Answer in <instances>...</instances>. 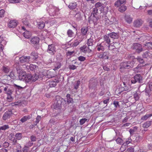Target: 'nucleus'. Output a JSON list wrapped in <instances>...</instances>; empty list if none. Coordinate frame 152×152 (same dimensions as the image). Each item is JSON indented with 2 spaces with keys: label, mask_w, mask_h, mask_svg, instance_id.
Returning a JSON list of instances; mask_svg holds the SVG:
<instances>
[{
  "label": "nucleus",
  "mask_w": 152,
  "mask_h": 152,
  "mask_svg": "<svg viewBox=\"0 0 152 152\" xmlns=\"http://www.w3.org/2000/svg\"><path fill=\"white\" fill-rule=\"evenodd\" d=\"M66 106V100L59 96H57L55 103L52 108L56 110L61 109L63 107H65Z\"/></svg>",
  "instance_id": "nucleus-1"
},
{
  "label": "nucleus",
  "mask_w": 152,
  "mask_h": 152,
  "mask_svg": "<svg viewBox=\"0 0 152 152\" xmlns=\"http://www.w3.org/2000/svg\"><path fill=\"white\" fill-rule=\"evenodd\" d=\"M134 64V62L131 61L121 62L120 65V71L122 72H124L125 69L133 68Z\"/></svg>",
  "instance_id": "nucleus-2"
},
{
  "label": "nucleus",
  "mask_w": 152,
  "mask_h": 152,
  "mask_svg": "<svg viewBox=\"0 0 152 152\" xmlns=\"http://www.w3.org/2000/svg\"><path fill=\"white\" fill-rule=\"evenodd\" d=\"M132 48L138 53H140L143 51L142 45L138 43H134L132 45Z\"/></svg>",
  "instance_id": "nucleus-3"
},
{
  "label": "nucleus",
  "mask_w": 152,
  "mask_h": 152,
  "mask_svg": "<svg viewBox=\"0 0 152 152\" xmlns=\"http://www.w3.org/2000/svg\"><path fill=\"white\" fill-rule=\"evenodd\" d=\"M121 86V87L116 89L115 91V93L118 95L120 94L123 91H127L128 89V88L126 86V84L125 82H123Z\"/></svg>",
  "instance_id": "nucleus-4"
},
{
  "label": "nucleus",
  "mask_w": 152,
  "mask_h": 152,
  "mask_svg": "<svg viewBox=\"0 0 152 152\" xmlns=\"http://www.w3.org/2000/svg\"><path fill=\"white\" fill-rule=\"evenodd\" d=\"M1 88H3L4 91L5 92V93L8 95H11L13 91V90L12 88H11L10 86L9 85L7 86H1Z\"/></svg>",
  "instance_id": "nucleus-5"
},
{
  "label": "nucleus",
  "mask_w": 152,
  "mask_h": 152,
  "mask_svg": "<svg viewBox=\"0 0 152 152\" xmlns=\"http://www.w3.org/2000/svg\"><path fill=\"white\" fill-rule=\"evenodd\" d=\"M142 78L140 74H137L134 76L131 81L132 83H135L137 82L139 83L142 82Z\"/></svg>",
  "instance_id": "nucleus-6"
},
{
  "label": "nucleus",
  "mask_w": 152,
  "mask_h": 152,
  "mask_svg": "<svg viewBox=\"0 0 152 152\" xmlns=\"http://www.w3.org/2000/svg\"><path fill=\"white\" fill-rule=\"evenodd\" d=\"M88 27H83L81 29V34H80L81 37L80 38L83 37V39L86 37L88 31Z\"/></svg>",
  "instance_id": "nucleus-7"
},
{
  "label": "nucleus",
  "mask_w": 152,
  "mask_h": 152,
  "mask_svg": "<svg viewBox=\"0 0 152 152\" xmlns=\"http://www.w3.org/2000/svg\"><path fill=\"white\" fill-rule=\"evenodd\" d=\"M47 52L51 55L54 54L56 51L54 45L53 44L49 45Z\"/></svg>",
  "instance_id": "nucleus-8"
},
{
  "label": "nucleus",
  "mask_w": 152,
  "mask_h": 152,
  "mask_svg": "<svg viewBox=\"0 0 152 152\" xmlns=\"http://www.w3.org/2000/svg\"><path fill=\"white\" fill-rule=\"evenodd\" d=\"M105 47L104 42H102L100 43H98L97 44L96 48L98 51H104Z\"/></svg>",
  "instance_id": "nucleus-9"
},
{
  "label": "nucleus",
  "mask_w": 152,
  "mask_h": 152,
  "mask_svg": "<svg viewBox=\"0 0 152 152\" xmlns=\"http://www.w3.org/2000/svg\"><path fill=\"white\" fill-rule=\"evenodd\" d=\"M13 114L11 110L7 111L3 115L2 118L3 120L5 121L7 119L9 118Z\"/></svg>",
  "instance_id": "nucleus-10"
},
{
  "label": "nucleus",
  "mask_w": 152,
  "mask_h": 152,
  "mask_svg": "<svg viewBox=\"0 0 152 152\" xmlns=\"http://www.w3.org/2000/svg\"><path fill=\"white\" fill-rule=\"evenodd\" d=\"M30 57L29 56H22L19 58V61L21 63H23L25 62L28 63L29 61V59Z\"/></svg>",
  "instance_id": "nucleus-11"
},
{
  "label": "nucleus",
  "mask_w": 152,
  "mask_h": 152,
  "mask_svg": "<svg viewBox=\"0 0 152 152\" xmlns=\"http://www.w3.org/2000/svg\"><path fill=\"white\" fill-rule=\"evenodd\" d=\"M83 39V37H82V38H80L78 37L77 39L75 40L74 42H73L71 44V45L73 47H76L79 44L80 42H81Z\"/></svg>",
  "instance_id": "nucleus-12"
},
{
  "label": "nucleus",
  "mask_w": 152,
  "mask_h": 152,
  "mask_svg": "<svg viewBox=\"0 0 152 152\" xmlns=\"http://www.w3.org/2000/svg\"><path fill=\"white\" fill-rule=\"evenodd\" d=\"M18 23L15 20H11L8 23V26L10 28H14L17 25Z\"/></svg>",
  "instance_id": "nucleus-13"
},
{
  "label": "nucleus",
  "mask_w": 152,
  "mask_h": 152,
  "mask_svg": "<svg viewBox=\"0 0 152 152\" xmlns=\"http://www.w3.org/2000/svg\"><path fill=\"white\" fill-rule=\"evenodd\" d=\"M80 49L81 52L85 53H90L91 52V49L86 45H84L83 47H81Z\"/></svg>",
  "instance_id": "nucleus-14"
},
{
  "label": "nucleus",
  "mask_w": 152,
  "mask_h": 152,
  "mask_svg": "<svg viewBox=\"0 0 152 152\" xmlns=\"http://www.w3.org/2000/svg\"><path fill=\"white\" fill-rule=\"evenodd\" d=\"M143 23L142 21L140 20H137L134 22V26L135 27H139L142 25Z\"/></svg>",
  "instance_id": "nucleus-15"
},
{
  "label": "nucleus",
  "mask_w": 152,
  "mask_h": 152,
  "mask_svg": "<svg viewBox=\"0 0 152 152\" xmlns=\"http://www.w3.org/2000/svg\"><path fill=\"white\" fill-rule=\"evenodd\" d=\"M97 81L96 80H91L90 81L89 87L90 88H93L97 85Z\"/></svg>",
  "instance_id": "nucleus-16"
},
{
  "label": "nucleus",
  "mask_w": 152,
  "mask_h": 152,
  "mask_svg": "<svg viewBox=\"0 0 152 152\" xmlns=\"http://www.w3.org/2000/svg\"><path fill=\"white\" fill-rule=\"evenodd\" d=\"M126 0H117L114 3L115 6L117 7H119L121 4H125Z\"/></svg>",
  "instance_id": "nucleus-17"
},
{
  "label": "nucleus",
  "mask_w": 152,
  "mask_h": 152,
  "mask_svg": "<svg viewBox=\"0 0 152 152\" xmlns=\"http://www.w3.org/2000/svg\"><path fill=\"white\" fill-rule=\"evenodd\" d=\"M98 56L100 58L104 59H108L109 57L107 56V53L104 52L101 53H98Z\"/></svg>",
  "instance_id": "nucleus-18"
},
{
  "label": "nucleus",
  "mask_w": 152,
  "mask_h": 152,
  "mask_svg": "<svg viewBox=\"0 0 152 152\" xmlns=\"http://www.w3.org/2000/svg\"><path fill=\"white\" fill-rule=\"evenodd\" d=\"M108 35L110 38L114 39H118L119 37L118 33L115 32H112L108 34Z\"/></svg>",
  "instance_id": "nucleus-19"
},
{
  "label": "nucleus",
  "mask_w": 152,
  "mask_h": 152,
  "mask_svg": "<svg viewBox=\"0 0 152 152\" xmlns=\"http://www.w3.org/2000/svg\"><path fill=\"white\" fill-rule=\"evenodd\" d=\"M39 41V39L37 37H33L30 40L31 43L32 44L35 45L38 44Z\"/></svg>",
  "instance_id": "nucleus-20"
},
{
  "label": "nucleus",
  "mask_w": 152,
  "mask_h": 152,
  "mask_svg": "<svg viewBox=\"0 0 152 152\" xmlns=\"http://www.w3.org/2000/svg\"><path fill=\"white\" fill-rule=\"evenodd\" d=\"M26 77V73L25 72H20L19 75V79L20 80H25Z\"/></svg>",
  "instance_id": "nucleus-21"
},
{
  "label": "nucleus",
  "mask_w": 152,
  "mask_h": 152,
  "mask_svg": "<svg viewBox=\"0 0 152 152\" xmlns=\"http://www.w3.org/2000/svg\"><path fill=\"white\" fill-rule=\"evenodd\" d=\"M31 118V115H28L24 116L20 120L21 122L22 123H24L27 120L30 119Z\"/></svg>",
  "instance_id": "nucleus-22"
},
{
  "label": "nucleus",
  "mask_w": 152,
  "mask_h": 152,
  "mask_svg": "<svg viewBox=\"0 0 152 152\" xmlns=\"http://www.w3.org/2000/svg\"><path fill=\"white\" fill-rule=\"evenodd\" d=\"M124 18L126 21L128 23H131L132 21L133 18L130 15H126L125 16Z\"/></svg>",
  "instance_id": "nucleus-23"
},
{
  "label": "nucleus",
  "mask_w": 152,
  "mask_h": 152,
  "mask_svg": "<svg viewBox=\"0 0 152 152\" xmlns=\"http://www.w3.org/2000/svg\"><path fill=\"white\" fill-rule=\"evenodd\" d=\"M99 14L97 8L96 7H94L93 8L92 12H91V16H98Z\"/></svg>",
  "instance_id": "nucleus-24"
},
{
  "label": "nucleus",
  "mask_w": 152,
  "mask_h": 152,
  "mask_svg": "<svg viewBox=\"0 0 152 152\" xmlns=\"http://www.w3.org/2000/svg\"><path fill=\"white\" fill-rule=\"evenodd\" d=\"M77 7V4L75 2L70 3L68 6L69 8L72 10L75 9Z\"/></svg>",
  "instance_id": "nucleus-25"
},
{
  "label": "nucleus",
  "mask_w": 152,
  "mask_h": 152,
  "mask_svg": "<svg viewBox=\"0 0 152 152\" xmlns=\"http://www.w3.org/2000/svg\"><path fill=\"white\" fill-rule=\"evenodd\" d=\"M110 36H109L108 34L107 35H105L103 37V39L104 41L106 42V43L108 44H110Z\"/></svg>",
  "instance_id": "nucleus-26"
},
{
  "label": "nucleus",
  "mask_w": 152,
  "mask_h": 152,
  "mask_svg": "<svg viewBox=\"0 0 152 152\" xmlns=\"http://www.w3.org/2000/svg\"><path fill=\"white\" fill-rule=\"evenodd\" d=\"M45 26V23L43 21H41L37 23V26L40 29H43Z\"/></svg>",
  "instance_id": "nucleus-27"
},
{
  "label": "nucleus",
  "mask_w": 152,
  "mask_h": 152,
  "mask_svg": "<svg viewBox=\"0 0 152 152\" xmlns=\"http://www.w3.org/2000/svg\"><path fill=\"white\" fill-rule=\"evenodd\" d=\"M23 35L25 38L28 39L31 36V33L28 31H26L23 33Z\"/></svg>",
  "instance_id": "nucleus-28"
},
{
  "label": "nucleus",
  "mask_w": 152,
  "mask_h": 152,
  "mask_svg": "<svg viewBox=\"0 0 152 152\" xmlns=\"http://www.w3.org/2000/svg\"><path fill=\"white\" fill-rule=\"evenodd\" d=\"M54 71L53 69L50 70L48 71V75L50 76V77H52L56 76V75L54 73L55 72Z\"/></svg>",
  "instance_id": "nucleus-29"
},
{
  "label": "nucleus",
  "mask_w": 152,
  "mask_h": 152,
  "mask_svg": "<svg viewBox=\"0 0 152 152\" xmlns=\"http://www.w3.org/2000/svg\"><path fill=\"white\" fill-rule=\"evenodd\" d=\"M10 67L7 66H3L2 68V71L5 73H8L10 71Z\"/></svg>",
  "instance_id": "nucleus-30"
},
{
  "label": "nucleus",
  "mask_w": 152,
  "mask_h": 152,
  "mask_svg": "<svg viewBox=\"0 0 152 152\" xmlns=\"http://www.w3.org/2000/svg\"><path fill=\"white\" fill-rule=\"evenodd\" d=\"M151 116H152V113L151 114H146L142 116L141 118V119L143 121H146Z\"/></svg>",
  "instance_id": "nucleus-31"
},
{
  "label": "nucleus",
  "mask_w": 152,
  "mask_h": 152,
  "mask_svg": "<svg viewBox=\"0 0 152 152\" xmlns=\"http://www.w3.org/2000/svg\"><path fill=\"white\" fill-rule=\"evenodd\" d=\"M94 40L93 39L90 38L88 39L87 42V45L88 46H92L93 45Z\"/></svg>",
  "instance_id": "nucleus-32"
},
{
  "label": "nucleus",
  "mask_w": 152,
  "mask_h": 152,
  "mask_svg": "<svg viewBox=\"0 0 152 152\" xmlns=\"http://www.w3.org/2000/svg\"><path fill=\"white\" fill-rule=\"evenodd\" d=\"M126 9V7L124 5H123L119 7L118 10L121 12H123L125 11Z\"/></svg>",
  "instance_id": "nucleus-33"
},
{
  "label": "nucleus",
  "mask_w": 152,
  "mask_h": 152,
  "mask_svg": "<svg viewBox=\"0 0 152 152\" xmlns=\"http://www.w3.org/2000/svg\"><path fill=\"white\" fill-rule=\"evenodd\" d=\"M93 17L91 20L93 21L94 24H96L99 18L97 16H93Z\"/></svg>",
  "instance_id": "nucleus-34"
},
{
  "label": "nucleus",
  "mask_w": 152,
  "mask_h": 152,
  "mask_svg": "<svg viewBox=\"0 0 152 152\" xmlns=\"http://www.w3.org/2000/svg\"><path fill=\"white\" fill-rule=\"evenodd\" d=\"M152 121H146L143 124V126L144 127L148 128L149 127L151 124Z\"/></svg>",
  "instance_id": "nucleus-35"
},
{
  "label": "nucleus",
  "mask_w": 152,
  "mask_h": 152,
  "mask_svg": "<svg viewBox=\"0 0 152 152\" xmlns=\"http://www.w3.org/2000/svg\"><path fill=\"white\" fill-rule=\"evenodd\" d=\"M22 134L20 133H16L15 135L16 139L18 140H20L22 138Z\"/></svg>",
  "instance_id": "nucleus-36"
},
{
  "label": "nucleus",
  "mask_w": 152,
  "mask_h": 152,
  "mask_svg": "<svg viewBox=\"0 0 152 152\" xmlns=\"http://www.w3.org/2000/svg\"><path fill=\"white\" fill-rule=\"evenodd\" d=\"M32 77V75L30 74H28L27 75H26V78L25 80L26 82H29L31 81V78Z\"/></svg>",
  "instance_id": "nucleus-37"
},
{
  "label": "nucleus",
  "mask_w": 152,
  "mask_h": 152,
  "mask_svg": "<svg viewBox=\"0 0 152 152\" xmlns=\"http://www.w3.org/2000/svg\"><path fill=\"white\" fill-rule=\"evenodd\" d=\"M16 139L14 138L12 140V145H17L18 146H19V147H20V148H21V146L20 145L17 143V140Z\"/></svg>",
  "instance_id": "nucleus-38"
},
{
  "label": "nucleus",
  "mask_w": 152,
  "mask_h": 152,
  "mask_svg": "<svg viewBox=\"0 0 152 152\" xmlns=\"http://www.w3.org/2000/svg\"><path fill=\"white\" fill-rule=\"evenodd\" d=\"M9 128V126L5 124L2 126L0 127V132L1 130H4L7 129Z\"/></svg>",
  "instance_id": "nucleus-39"
},
{
  "label": "nucleus",
  "mask_w": 152,
  "mask_h": 152,
  "mask_svg": "<svg viewBox=\"0 0 152 152\" xmlns=\"http://www.w3.org/2000/svg\"><path fill=\"white\" fill-rule=\"evenodd\" d=\"M22 22L23 24L26 26L28 27H30L31 25L28 22V20L26 19H23Z\"/></svg>",
  "instance_id": "nucleus-40"
},
{
  "label": "nucleus",
  "mask_w": 152,
  "mask_h": 152,
  "mask_svg": "<svg viewBox=\"0 0 152 152\" xmlns=\"http://www.w3.org/2000/svg\"><path fill=\"white\" fill-rule=\"evenodd\" d=\"M74 34V32L70 29L69 30L67 31V34L69 37H72Z\"/></svg>",
  "instance_id": "nucleus-41"
},
{
  "label": "nucleus",
  "mask_w": 152,
  "mask_h": 152,
  "mask_svg": "<svg viewBox=\"0 0 152 152\" xmlns=\"http://www.w3.org/2000/svg\"><path fill=\"white\" fill-rule=\"evenodd\" d=\"M38 76L37 75H32L31 81L35 82L38 79Z\"/></svg>",
  "instance_id": "nucleus-42"
},
{
  "label": "nucleus",
  "mask_w": 152,
  "mask_h": 152,
  "mask_svg": "<svg viewBox=\"0 0 152 152\" xmlns=\"http://www.w3.org/2000/svg\"><path fill=\"white\" fill-rule=\"evenodd\" d=\"M140 96V94H138L137 92H136L134 94V98L136 101L138 100L139 99Z\"/></svg>",
  "instance_id": "nucleus-43"
},
{
  "label": "nucleus",
  "mask_w": 152,
  "mask_h": 152,
  "mask_svg": "<svg viewBox=\"0 0 152 152\" xmlns=\"http://www.w3.org/2000/svg\"><path fill=\"white\" fill-rule=\"evenodd\" d=\"M31 55L33 56V59H36L38 58V54L35 52H32L31 53Z\"/></svg>",
  "instance_id": "nucleus-44"
},
{
  "label": "nucleus",
  "mask_w": 152,
  "mask_h": 152,
  "mask_svg": "<svg viewBox=\"0 0 152 152\" xmlns=\"http://www.w3.org/2000/svg\"><path fill=\"white\" fill-rule=\"evenodd\" d=\"M145 46H147V48L149 49H152V43L150 42H147L145 45Z\"/></svg>",
  "instance_id": "nucleus-45"
},
{
  "label": "nucleus",
  "mask_w": 152,
  "mask_h": 152,
  "mask_svg": "<svg viewBox=\"0 0 152 152\" xmlns=\"http://www.w3.org/2000/svg\"><path fill=\"white\" fill-rule=\"evenodd\" d=\"M80 83V82L79 80H77L76 82V83L74 85V88L77 89L79 87V86Z\"/></svg>",
  "instance_id": "nucleus-46"
},
{
  "label": "nucleus",
  "mask_w": 152,
  "mask_h": 152,
  "mask_svg": "<svg viewBox=\"0 0 152 152\" xmlns=\"http://www.w3.org/2000/svg\"><path fill=\"white\" fill-rule=\"evenodd\" d=\"M33 144V143L31 141H29L28 142H27L26 145H25L26 146L27 148H29L31 147Z\"/></svg>",
  "instance_id": "nucleus-47"
},
{
  "label": "nucleus",
  "mask_w": 152,
  "mask_h": 152,
  "mask_svg": "<svg viewBox=\"0 0 152 152\" xmlns=\"http://www.w3.org/2000/svg\"><path fill=\"white\" fill-rule=\"evenodd\" d=\"M137 60L139 61L140 64H143L144 63V61L143 59L141 57H138L135 58Z\"/></svg>",
  "instance_id": "nucleus-48"
},
{
  "label": "nucleus",
  "mask_w": 152,
  "mask_h": 152,
  "mask_svg": "<svg viewBox=\"0 0 152 152\" xmlns=\"http://www.w3.org/2000/svg\"><path fill=\"white\" fill-rule=\"evenodd\" d=\"M61 64L59 63L56 64L55 65L54 68L53 69L54 71L57 70L61 67Z\"/></svg>",
  "instance_id": "nucleus-49"
},
{
  "label": "nucleus",
  "mask_w": 152,
  "mask_h": 152,
  "mask_svg": "<svg viewBox=\"0 0 152 152\" xmlns=\"http://www.w3.org/2000/svg\"><path fill=\"white\" fill-rule=\"evenodd\" d=\"M116 141L117 143L121 144L123 143V141L121 138H118L116 140Z\"/></svg>",
  "instance_id": "nucleus-50"
},
{
  "label": "nucleus",
  "mask_w": 152,
  "mask_h": 152,
  "mask_svg": "<svg viewBox=\"0 0 152 152\" xmlns=\"http://www.w3.org/2000/svg\"><path fill=\"white\" fill-rule=\"evenodd\" d=\"M87 120L88 119L86 118H83L81 119L80 121V124H83L86 121H87Z\"/></svg>",
  "instance_id": "nucleus-51"
},
{
  "label": "nucleus",
  "mask_w": 152,
  "mask_h": 152,
  "mask_svg": "<svg viewBox=\"0 0 152 152\" xmlns=\"http://www.w3.org/2000/svg\"><path fill=\"white\" fill-rule=\"evenodd\" d=\"M113 104L114 105L115 108H117L118 107H119V102L114 100L113 101Z\"/></svg>",
  "instance_id": "nucleus-52"
},
{
  "label": "nucleus",
  "mask_w": 152,
  "mask_h": 152,
  "mask_svg": "<svg viewBox=\"0 0 152 152\" xmlns=\"http://www.w3.org/2000/svg\"><path fill=\"white\" fill-rule=\"evenodd\" d=\"M102 4L100 2H97L95 4V7H96V8H99V7H102Z\"/></svg>",
  "instance_id": "nucleus-53"
},
{
  "label": "nucleus",
  "mask_w": 152,
  "mask_h": 152,
  "mask_svg": "<svg viewBox=\"0 0 152 152\" xmlns=\"http://www.w3.org/2000/svg\"><path fill=\"white\" fill-rule=\"evenodd\" d=\"M30 141H31L32 142H35L36 140V137L35 136L32 135L30 137Z\"/></svg>",
  "instance_id": "nucleus-54"
},
{
  "label": "nucleus",
  "mask_w": 152,
  "mask_h": 152,
  "mask_svg": "<svg viewBox=\"0 0 152 152\" xmlns=\"http://www.w3.org/2000/svg\"><path fill=\"white\" fill-rule=\"evenodd\" d=\"M108 49L109 50H112L114 49L115 48V46L111 45L110 44H108Z\"/></svg>",
  "instance_id": "nucleus-55"
},
{
  "label": "nucleus",
  "mask_w": 152,
  "mask_h": 152,
  "mask_svg": "<svg viewBox=\"0 0 152 152\" xmlns=\"http://www.w3.org/2000/svg\"><path fill=\"white\" fill-rule=\"evenodd\" d=\"M20 0H8V1L11 3H19Z\"/></svg>",
  "instance_id": "nucleus-56"
},
{
  "label": "nucleus",
  "mask_w": 152,
  "mask_h": 152,
  "mask_svg": "<svg viewBox=\"0 0 152 152\" xmlns=\"http://www.w3.org/2000/svg\"><path fill=\"white\" fill-rule=\"evenodd\" d=\"M69 67L70 69L74 70L77 68V66L74 65H70L69 66Z\"/></svg>",
  "instance_id": "nucleus-57"
},
{
  "label": "nucleus",
  "mask_w": 152,
  "mask_h": 152,
  "mask_svg": "<svg viewBox=\"0 0 152 152\" xmlns=\"http://www.w3.org/2000/svg\"><path fill=\"white\" fill-rule=\"evenodd\" d=\"M78 60L81 61H83L86 60V58L83 56H80L78 58Z\"/></svg>",
  "instance_id": "nucleus-58"
},
{
  "label": "nucleus",
  "mask_w": 152,
  "mask_h": 152,
  "mask_svg": "<svg viewBox=\"0 0 152 152\" xmlns=\"http://www.w3.org/2000/svg\"><path fill=\"white\" fill-rule=\"evenodd\" d=\"M5 11L3 10H0V18L4 16Z\"/></svg>",
  "instance_id": "nucleus-59"
},
{
  "label": "nucleus",
  "mask_w": 152,
  "mask_h": 152,
  "mask_svg": "<svg viewBox=\"0 0 152 152\" xmlns=\"http://www.w3.org/2000/svg\"><path fill=\"white\" fill-rule=\"evenodd\" d=\"M142 139V137L140 136H139L136 137L135 140L137 142H139Z\"/></svg>",
  "instance_id": "nucleus-60"
},
{
  "label": "nucleus",
  "mask_w": 152,
  "mask_h": 152,
  "mask_svg": "<svg viewBox=\"0 0 152 152\" xmlns=\"http://www.w3.org/2000/svg\"><path fill=\"white\" fill-rule=\"evenodd\" d=\"M29 148H27L26 146L24 145L22 149L23 152H28V151Z\"/></svg>",
  "instance_id": "nucleus-61"
},
{
  "label": "nucleus",
  "mask_w": 152,
  "mask_h": 152,
  "mask_svg": "<svg viewBox=\"0 0 152 152\" xmlns=\"http://www.w3.org/2000/svg\"><path fill=\"white\" fill-rule=\"evenodd\" d=\"M41 117L40 116L38 115L37 116L36 118V120L35 121V122H36L37 123L36 124H35V125H36L39 122V121L41 119Z\"/></svg>",
  "instance_id": "nucleus-62"
},
{
  "label": "nucleus",
  "mask_w": 152,
  "mask_h": 152,
  "mask_svg": "<svg viewBox=\"0 0 152 152\" xmlns=\"http://www.w3.org/2000/svg\"><path fill=\"white\" fill-rule=\"evenodd\" d=\"M50 87H53L55 86L56 85V83L55 82H51L50 83Z\"/></svg>",
  "instance_id": "nucleus-63"
},
{
  "label": "nucleus",
  "mask_w": 152,
  "mask_h": 152,
  "mask_svg": "<svg viewBox=\"0 0 152 152\" xmlns=\"http://www.w3.org/2000/svg\"><path fill=\"white\" fill-rule=\"evenodd\" d=\"M53 11H54V9H51L50 10H49V13L50 14V15L54 16V15H56V14H57V13H56L55 12H52Z\"/></svg>",
  "instance_id": "nucleus-64"
}]
</instances>
